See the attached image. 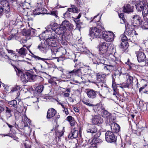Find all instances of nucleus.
Masks as SVG:
<instances>
[{
  "label": "nucleus",
  "instance_id": "38",
  "mask_svg": "<svg viewBox=\"0 0 148 148\" xmlns=\"http://www.w3.org/2000/svg\"><path fill=\"white\" fill-rule=\"evenodd\" d=\"M113 88V90H114V92L113 93V95L114 96V97H115L116 99H118V94L117 92V89H116V86H114L113 87H112Z\"/></svg>",
  "mask_w": 148,
  "mask_h": 148
},
{
  "label": "nucleus",
  "instance_id": "43",
  "mask_svg": "<svg viewBox=\"0 0 148 148\" xmlns=\"http://www.w3.org/2000/svg\"><path fill=\"white\" fill-rule=\"evenodd\" d=\"M21 88L20 86L16 85L11 88V92H14L18 91Z\"/></svg>",
  "mask_w": 148,
  "mask_h": 148
},
{
  "label": "nucleus",
  "instance_id": "15",
  "mask_svg": "<svg viewBox=\"0 0 148 148\" xmlns=\"http://www.w3.org/2000/svg\"><path fill=\"white\" fill-rule=\"evenodd\" d=\"M136 104L141 111L144 112L147 110V105L145 103L144 104L143 101L139 99H137Z\"/></svg>",
  "mask_w": 148,
  "mask_h": 148
},
{
  "label": "nucleus",
  "instance_id": "55",
  "mask_svg": "<svg viewBox=\"0 0 148 148\" xmlns=\"http://www.w3.org/2000/svg\"><path fill=\"white\" fill-rule=\"evenodd\" d=\"M82 73V76H84V74H86L88 73V69L86 68H84L83 69L82 71H81Z\"/></svg>",
  "mask_w": 148,
  "mask_h": 148
},
{
  "label": "nucleus",
  "instance_id": "16",
  "mask_svg": "<svg viewBox=\"0 0 148 148\" xmlns=\"http://www.w3.org/2000/svg\"><path fill=\"white\" fill-rule=\"evenodd\" d=\"M137 60L139 62H144L146 61V58L144 53L142 51H138L136 52Z\"/></svg>",
  "mask_w": 148,
  "mask_h": 148
},
{
  "label": "nucleus",
  "instance_id": "61",
  "mask_svg": "<svg viewBox=\"0 0 148 148\" xmlns=\"http://www.w3.org/2000/svg\"><path fill=\"white\" fill-rule=\"evenodd\" d=\"M67 120L70 122L72 121L74 119L73 118L72 116H68L67 118Z\"/></svg>",
  "mask_w": 148,
  "mask_h": 148
},
{
  "label": "nucleus",
  "instance_id": "20",
  "mask_svg": "<svg viewBox=\"0 0 148 148\" xmlns=\"http://www.w3.org/2000/svg\"><path fill=\"white\" fill-rule=\"evenodd\" d=\"M86 131L88 133L94 134L97 131L96 126L92 124H88L87 127Z\"/></svg>",
  "mask_w": 148,
  "mask_h": 148
},
{
  "label": "nucleus",
  "instance_id": "13",
  "mask_svg": "<svg viewBox=\"0 0 148 148\" xmlns=\"http://www.w3.org/2000/svg\"><path fill=\"white\" fill-rule=\"evenodd\" d=\"M0 6L4 9V12L8 13L10 10L9 4L6 0H3L0 2Z\"/></svg>",
  "mask_w": 148,
  "mask_h": 148
},
{
  "label": "nucleus",
  "instance_id": "18",
  "mask_svg": "<svg viewBox=\"0 0 148 148\" xmlns=\"http://www.w3.org/2000/svg\"><path fill=\"white\" fill-rule=\"evenodd\" d=\"M103 122L102 119L99 115H96L92 118V124L99 125L101 124Z\"/></svg>",
  "mask_w": 148,
  "mask_h": 148
},
{
  "label": "nucleus",
  "instance_id": "54",
  "mask_svg": "<svg viewBox=\"0 0 148 148\" xmlns=\"http://www.w3.org/2000/svg\"><path fill=\"white\" fill-rule=\"evenodd\" d=\"M38 98L35 97H32V99H31V100L34 103H36L37 104L38 103Z\"/></svg>",
  "mask_w": 148,
  "mask_h": 148
},
{
  "label": "nucleus",
  "instance_id": "12",
  "mask_svg": "<svg viewBox=\"0 0 148 148\" xmlns=\"http://www.w3.org/2000/svg\"><path fill=\"white\" fill-rule=\"evenodd\" d=\"M125 24L126 28L125 32L126 34L130 36H132L134 34H135L136 35L138 34L136 33V31L134 30L133 26L128 24L127 23H126Z\"/></svg>",
  "mask_w": 148,
  "mask_h": 148
},
{
  "label": "nucleus",
  "instance_id": "64",
  "mask_svg": "<svg viewBox=\"0 0 148 148\" xmlns=\"http://www.w3.org/2000/svg\"><path fill=\"white\" fill-rule=\"evenodd\" d=\"M30 76L29 77V79H31V80H34L35 78V77L36 76V75H32L30 73Z\"/></svg>",
  "mask_w": 148,
  "mask_h": 148
},
{
  "label": "nucleus",
  "instance_id": "28",
  "mask_svg": "<svg viewBox=\"0 0 148 148\" xmlns=\"http://www.w3.org/2000/svg\"><path fill=\"white\" fill-rule=\"evenodd\" d=\"M8 103L12 107L14 108L16 110H17L18 108H20L18 106V105H17V102L16 100L8 101Z\"/></svg>",
  "mask_w": 148,
  "mask_h": 148
},
{
  "label": "nucleus",
  "instance_id": "35",
  "mask_svg": "<svg viewBox=\"0 0 148 148\" xmlns=\"http://www.w3.org/2000/svg\"><path fill=\"white\" fill-rule=\"evenodd\" d=\"M48 45V44H47ZM49 46H51L52 47L51 48V51L52 54L53 56L55 55L56 53L58 51V50L57 49V48L56 47L57 46V44H56V45L54 46H52L51 45H50L48 44Z\"/></svg>",
  "mask_w": 148,
  "mask_h": 148
},
{
  "label": "nucleus",
  "instance_id": "29",
  "mask_svg": "<svg viewBox=\"0 0 148 148\" xmlns=\"http://www.w3.org/2000/svg\"><path fill=\"white\" fill-rule=\"evenodd\" d=\"M133 7L130 5L127 4L124 6L123 8V11L125 13H129L133 12Z\"/></svg>",
  "mask_w": 148,
  "mask_h": 148
},
{
  "label": "nucleus",
  "instance_id": "41",
  "mask_svg": "<svg viewBox=\"0 0 148 148\" xmlns=\"http://www.w3.org/2000/svg\"><path fill=\"white\" fill-rule=\"evenodd\" d=\"M44 87V86L42 85L38 86L36 87L35 90L37 92L40 93L43 91Z\"/></svg>",
  "mask_w": 148,
  "mask_h": 148
},
{
  "label": "nucleus",
  "instance_id": "5",
  "mask_svg": "<svg viewBox=\"0 0 148 148\" xmlns=\"http://www.w3.org/2000/svg\"><path fill=\"white\" fill-rule=\"evenodd\" d=\"M100 115L105 119L107 123L112 122L113 119L111 118V114L104 109H102L100 112Z\"/></svg>",
  "mask_w": 148,
  "mask_h": 148
},
{
  "label": "nucleus",
  "instance_id": "8",
  "mask_svg": "<svg viewBox=\"0 0 148 148\" xmlns=\"http://www.w3.org/2000/svg\"><path fill=\"white\" fill-rule=\"evenodd\" d=\"M101 35V31L96 27H92L90 29V36L92 38L99 37Z\"/></svg>",
  "mask_w": 148,
  "mask_h": 148
},
{
  "label": "nucleus",
  "instance_id": "31",
  "mask_svg": "<svg viewBox=\"0 0 148 148\" xmlns=\"http://www.w3.org/2000/svg\"><path fill=\"white\" fill-rule=\"evenodd\" d=\"M141 27L143 29H148V19L147 18L145 19L142 23Z\"/></svg>",
  "mask_w": 148,
  "mask_h": 148
},
{
  "label": "nucleus",
  "instance_id": "46",
  "mask_svg": "<svg viewBox=\"0 0 148 148\" xmlns=\"http://www.w3.org/2000/svg\"><path fill=\"white\" fill-rule=\"evenodd\" d=\"M70 12L68 10V11L63 14L64 18H70L71 16V14Z\"/></svg>",
  "mask_w": 148,
  "mask_h": 148
},
{
  "label": "nucleus",
  "instance_id": "44",
  "mask_svg": "<svg viewBox=\"0 0 148 148\" xmlns=\"http://www.w3.org/2000/svg\"><path fill=\"white\" fill-rule=\"evenodd\" d=\"M27 32L28 33V34L29 35H35L36 33V30L35 29H34L32 28H31L28 29L27 31Z\"/></svg>",
  "mask_w": 148,
  "mask_h": 148
},
{
  "label": "nucleus",
  "instance_id": "48",
  "mask_svg": "<svg viewBox=\"0 0 148 148\" xmlns=\"http://www.w3.org/2000/svg\"><path fill=\"white\" fill-rule=\"evenodd\" d=\"M38 64V66H40L41 68H39L38 69H36V67H34V69L35 70V71L36 72H38L40 71L43 70L44 69V67L42 66V64Z\"/></svg>",
  "mask_w": 148,
  "mask_h": 148
},
{
  "label": "nucleus",
  "instance_id": "57",
  "mask_svg": "<svg viewBox=\"0 0 148 148\" xmlns=\"http://www.w3.org/2000/svg\"><path fill=\"white\" fill-rule=\"evenodd\" d=\"M82 102L84 104L86 105H87L89 106H90V107L93 106H94V105L88 103L86 101H83Z\"/></svg>",
  "mask_w": 148,
  "mask_h": 148
},
{
  "label": "nucleus",
  "instance_id": "1",
  "mask_svg": "<svg viewBox=\"0 0 148 148\" xmlns=\"http://www.w3.org/2000/svg\"><path fill=\"white\" fill-rule=\"evenodd\" d=\"M46 29L45 31L43 32L48 35V38L46 40L47 44L50 45L54 46L56 45L57 35L56 33L58 35L64 34L66 31V29L62 26L58 25L56 23H53L50 24Z\"/></svg>",
  "mask_w": 148,
  "mask_h": 148
},
{
  "label": "nucleus",
  "instance_id": "33",
  "mask_svg": "<svg viewBox=\"0 0 148 148\" xmlns=\"http://www.w3.org/2000/svg\"><path fill=\"white\" fill-rule=\"evenodd\" d=\"M16 51L17 52L21 55H25L27 53L26 49L23 47H22L20 49H16Z\"/></svg>",
  "mask_w": 148,
  "mask_h": 148
},
{
  "label": "nucleus",
  "instance_id": "7",
  "mask_svg": "<svg viewBox=\"0 0 148 148\" xmlns=\"http://www.w3.org/2000/svg\"><path fill=\"white\" fill-rule=\"evenodd\" d=\"M100 134V133H98L94 136L91 143L89 144V147L87 148H96L97 144L102 142L101 139L98 138Z\"/></svg>",
  "mask_w": 148,
  "mask_h": 148
},
{
  "label": "nucleus",
  "instance_id": "58",
  "mask_svg": "<svg viewBox=\"0 0 148 148\" xmlns=\"http://www.w3.org/2000/svg\"><path fill=\"white\" fill-rule=\"evenodd\" d=\"M145 88H146V89L148 88V85L147 86V84H145L142 87H140L139 88V92H141L142 90L144 89Z\"/></svg>",
  "mask_w": 148,
  "mask_h": 148
},
{
  "label": "nucleus",
  "instance_id": "11",
  "mask_svg": "<svg viewBox=\"0 0 148 148\" xmlns=\"http://www.w3.org/2000/svg\"><path fill=\"white\" fill-rule=\"evenodd\" d=\"M103 58L105 59H107L106 62H107L108 60H109V65L112 67H114L116 66V65L117 64L116 62L117 58L114 56L112 54L109 55L108 57H106L104 58Z\"/></svg>",
  "mask_w": 148,
  "mask_h": 148
},
{
  "label": "nucleus",
  "instance_id": "49",
  "mask_svg": "<svg viewBox=\"0 0 148 148\" xmlns=\"http://www.w3.org/2000/svg\"><path fill=\"white\" fill-rule=\"evenodd\" d=\"M47 14H51L52 15L54 16L56 18H58V16L57 15V12L56 11H51V12L50 13H49Z\"/></svg>",
  "mask_w": 148,
  "mask_h": 148
},
{
  "label": "nucleus",
  "instance_id": "39",
  "mask_svg": "<svg viewBox=\"0 0 148 148\" xmlns=\"http://www.w3.org/2000/svg\"><path fill=\"white\" fill-rule=\"evenodd\" d=\"M22 24V22L21 21H20L18 23L16 24V22L15 21H10L9 23V25L11 27H14L15 26H18V24Z\"/></svg>",
  "mask_w": 148,
  "mask_h": 148
},
{
  "label": "nucleus",
  "instance_id": "23",
  "mask_svg": "<svg viewBox=\"0 0 148 148\" xmlns=\"http://www.w3.org/2000/svg\"><path fill=\"white\" fill-rule=\"evenodd\" d=\"M61 25V26L65 27L66 29V30L68 29L69 30L72 29L73 27V25L69 21L66 20L63 21Z\"/></svg>",
  "mask_w": 148,
  "mask_h": 148
},
{
  "label": "nucleus",
  "instance_id": "14",
  "mask_svg": "<svg viewBox=\"0 0 148 148\" xmlns=\"http://www.w3.org/2000/svg\"><path fill=\"white\" fill-rule=\"evenodd\" d=\"M121 40L122 41L120 47L124 50H126L128 46L127 44L128 43L127 38L125 34H122L121 36Z\"/></svg>",
  "mask_w": 148,
  "mask_h": 148
},
{
  "label": "nucleus",
  "instance_id": "53",
  "mask_svg": "<svg viewBox=\"0 0 148 148\" xmlns=\"http://www.w3.org/2000/svg\"><path fill=\"white\" fill-rule=\"evenodd\" d=\"M39 9L37 8L33 10V14L34 15H39L40 14V12L39 11Z\"/></svg>",
  "mask_w": 148,
  "mask_h": 148
},
{
  "label": "nucleus",
  "instance_id": "2",
  "mask_svg": "<svg viewBox=\"0 0 148 148\" xmlns=\"http://www.w3.org/2000/svg\"><path fill=\"white\" fill-rule=\"evenodd\" d=\"M98 47L99 54L104 57H108L115 52L114 46L111 43L104 42L100 43Z\"/></svg>",
  "mask_w": 148,
  "mask_h": 148
},
{
  "label": "nucleus",
  "instance_id": "56",
  "mask_svg": "<svg viewBox=\"0 0 148 148\" xmlns=\"http://www.w3.org/2000/svg\"><path fill=\"white\" fill-rule=\"evenodd\" d=\"M48 82L49 83L51 84L52 85H56L57 83L55 82L52 79H50L48 80Z\"/></svg>",
  "mask_w": 148,
  "mask_h": 148
},
{
  "label": "nucleus",
  "instance_id": "40",
  "mask_svg": "<svg viewBox=\"0 0 148 148\" xmlns=\"http://www.w3.org/2000/svg\"><path fill=\"white\" fill-rule=\"evenodd\" d=\"M97 27L98 29H99L101 31L102 29H104L103 25V24L100 21H97L96 23Z\"/></svg>",
  "mask_w": 148,
  "mask_h": 148
},
{
  "label": "nucleus",
  "instance_id": "9",
  "mask_svg": "<svg viewBox=\"0 0 148 148\" xmlns=\"http://www.w3.org/2000/svg\"><path fill=\"white\" fill-rule=\"evenodd\" d=\"M133 77L129 75H128L127 76V79L125 83H123L121 87L123 88H129L130 87H132L133 86Z\"/></svg>",
  "mask_w": 148,
  "mask_h": 148
},
{
  "label": "nucleus",
  "instance_id": "30",
  "mask_svg": "<svg viewBox=\"0 0 148 148\" xmlns=\"http://www.w3.org/2000/svg\"><path fill=\"white\" fill-rule=\"evenodd\" d=\"M6 50L8 53L10 54L9 56L12 57L13 59H15V60H18V59H17L18 58L17 56L16 55L14 51L8 49H6Z\"/></svg>",
  "mask_w": 148,
  "mask_h": 148
},
{
  "label": "nucleus",
  "instance_id": "19",
  "mask_svg": "<svg viewBox=\"0 0 148 148\" xmlns=\"http://www.w3.org/2000/svg\"><path fill=\"white\" fill-rule=\"evenodd\" d=\"M68 74L70 76V77H71V76H73L74 75L81 77L82 76V73L80 69H74L72 71L69 72Z\"/></svg>",
  "mask_w": 148,
  "mask_h": 148
},
{
  "label": "nucleus",
  "instance_id": "52",
  "mask_svg": "<svg viewBox=\"0 0 148 148\" xmlns=\"http://www.w3.org/2000/svg\"><path fill=\"white\" fill-rule=\"evenodd\" d=\"M124 14L123 13H121L119 14V18H121L123 21V22L125 24L127 22H126V20L125 19V18L124 15Z\"/></svg>",
  "mask_w": 148,
  "mask_h": 148
},
{
  "label": "nucleus",
  "instance_id": "47",
  "mask_svg": "<svg viewBox=\"0 0 148 148\" xmlns=\"http://www.w3.org/2000/svg\"><path fill=\"white\" fill-rule=\"evenodd\" d=\"M116 75L115 74H114L113 75H112V87H113L114 86H116V84L115 82V78H116Z\"/></svg>",
  "mask_w": 148,
  "mask_h": 148
},
{
  "label": "nucleus",
  "instance_id": "25",
  "mask_svg": "<svg viewBox=\"0 0 148 148\" xmlns=\"http://www.w3.org/2000/svg\"><path fill=\"white\" fill-rule=\"evenodd\" d=\"M79 132L76 130H72L68 136L69 138L72 139L77 138L78 136Z\"/></svg>",
  "mask_w": 148,
  "mask_h": 148
},
{
  "label": "nucleus",
  "instance_id": "32",
  "mask_svg": "<svg viewBox=\"0 0 148 148\" xmlns=\"http://www.w3.org/2000/svg\"><path fill=\"white\" fill-rule=\"evenodd\" d=\"M142 11L143 16H146L148 14V4L145 5L143 8Z\"/></svg>",
  "mask_w": 148,
  "mask_h": 148
},
{
  "label": "nucleus",
  "instance_id": "4",
  "mask_svg": "<svg viewBox=\"0 0 148 148\" xmlns=\"http://www.w3.org/2000/svg\"><path fill=\"white\" fill-rule=\"evenodd\" d=\"M86 94L88 97L92 99H95L98 94L100 97L103 99L102 98H105V97H103L102 95L100 93L99 91H95L92 89H88L86 92Z\"/></svg>",
  "mask_w": 148,
  "mask_h": 148
},
{
  "label": "nucleus",
  "instance_id": "27",
  "mask_svg": "<svg viewBox=\"0 0 148 148\" xmlns=\"http://www.w3.org/2000/svg\"><path fill=\"white\" fill-rule=\"evenodd\" d=\"M145 6L143 2L142 1H138L135 5L137 11L138 12H141L142 9Z\"/></svg>",
  "mask_w": 148,
  "mask_h": 148
},
{
  "label": "nucleus",
  "instance_id": "37",
  "mask_svg": "<svg viewBox=\"0 0 148 148\" xmlns=\"http://www.w3.org/2000/svg\"><path fill=\"white\" fill-rule=\"evenodd\" d=\"M33 57L35 59H36V60H41L44 61L46 63H47V62L46 61L50 60L48 58H42L39 56L34 55H33Z\"/></svg>",
  "mask_w": 148,
  "mask_h": 148
},
{
  "label": "nucleus",
  "instance_id": "24",
  "mask_svg": "<svg viewBox=\"0 0 148 148\" xmlns=\"http://www.w3.org/2000/svg\"><path fill=\"white\" fill-rule=\"evenodd\" d=\"M106 75L102 74L97 75V82L99 83H103L105 82V78Z\"/></svg>",
  "mask_w": 148,
  "mask_h": 148
},
{
  "label": "nucleus",
  "instance_id": "60",
  "mask_svg": "<svg viewBox=\"0 0 148 148\" xmlns=\"http://www.w3.org/2000/svg\"><path fill=\"white\" fill-rule=\"evenodd\" d=\"M64 133V131H62V132H58V133L57 134V135L58 138H59L60 137L62 136L63 135Z\"/></svg>",
  "mask_w": 148,
  "mask_h": 148
},
{
  "label": "nucleus",
  "instance_id": "22",
  "mask_svg": "<svg viewBox=\"0 0 148 148\" xmlns=\"http://www.w3.org/2000/svg\"><path fill=\"white\" fill-rule=\"evenodd\" d=\"M30 73L28 72L22 74L21 77V81L23 83L28 82L29 80V77H30Z\"/></svg>",
  "mask_w": 148,
  "mask_h": 148
},
{
  "label": "nucleus",
  "instance_id": "59",
  "mask_svg": "<svg viewBox=\"0 0 148 148\" xmlns=\"http://www.w3.org/2000/svg\"><path fill=\"white\" fill-rule=\"evenodd\" d=\"M133 132L134 134H136L137 136H139L140 135V132L138 130H133Z\"/></svg>",
  "mask_w": 148,
  "mask_h": 148
},
{
  "label": "nucleus",
  "instance_id": "45",
  "mask_svg": "<svg viewBox=\"0 0 148 148\" xmlns=\"http://www.w3.org/2000/svg\"><path fill=\"white\" fill-rule=\"evenodd\" d=\"M25 121L24 122V125L25 126H27L28 125H30V120L26 116L25 117Z\"/></svg>",
  "mask_w": 148,
  "mask_h": 148
},
{
  "label": "nucleus",
  "instance_id": "21",
  "mask_svg": "<svg viewBox=\"0 0 148 148\" xmlns=\"http://www.w3.org/2000/svg\"><path fill=\"white\" fill-rule=\"evenodd\" d=\"M140 18L138 15H135L133 16L132 18V22L133 26H136L140 24Z\"/></svg>",
  "mask_w": 148,
  "mask_h": 148
},
{
  "label": "nucleus",
  "instance_id": "62",
  "mask_svg": "<svg viewBox=\"0 0 148 148\" xmlns=\"http://www.w3.org/2000/svg\"><path fill=\"white\" fill-rule=\"evenodd\" d=\"M75 121L74 119L70 122V125L71 127H73L75 124Z\"/></svg>",
  "mask_w": 148,
  "mask_h": 148
},
{
  "label": "nucleus",
  "instance_id": "50",
  "mask_svg": "<svg viewBox=\"0 0 148 148\" xmlns=\"http://www.w3.org/2000/svg\"><path fill=\"white\" fill-rule=\"evenodd\" d=\"M74 21L77 27L79 28V30L80 31L79 28L81 27L80 25L82 23L80 22V20L78 19H77V20L75 19Z\"/></svg>",
  "mask_w": 148,
  "mask_h": 148
},
{
  "label": "nucleus",
  "instance_id": "10",
  "mask_svg": "<svg viewBox=\"0 0 148 148\" xmlns=\"http://www.w3.org/2000/svg\"><path fill=\"white\" fill-rule=\"evenodd\" d=\"M105 139L108 142L111 143L115 142L116 137L112 132L108 131L106 133Z\"/></svg>",
  "mask_w": 148,
  "mask_h": 148
},
{
  "label": "nucleus",
  "instance_id": "34",
  "mask_svg": "<svg viewBox=\"0 0 148 148\" xmlns=\"http://www.w3.org/2000/svg\"><path fill=\"white\" fill-rule=\"evenodd\" d=\"M4 109L5 110L6 115L7 118H10L12 116L11 109L7 107H5Z\"/></svg>",
  "mask_w": 148,
  "mask_h": 148
},
{
  "label": "nucleus",
  "instance_id": "63",
  "mask_svg": "<svg viewBox=\"0 0 148 148\" xmlns=\"http://www.w3.org/2000/svg\"><path fill=\"white\" fill-rule=\"evenodd\" d=\"M63 112H65V114L66 115H68L69 114V112L68 111L67 108L66 107L64 108H63Z\"/></svg>",
  "mask_w": 148,
  "mask_h": 148
},
{
  "label": "nucleus",
  "instance_id": "51",
  "mask_svg": "<svg viewBox=\"0 0 148 148\" xmlns=\"http://www.w3.org/2000/svg\"><path fill=\"white\" fill-rule=\"evenodd\" d=\"M38 48L41 51L45 52L46 50V48L44 45L41 46L38 45Z\"/></svg>",
  "mask_w": 148,
  "mask_h": 148
},
{
  "label": "nucleus",
  "instance_id": "36",
  "mask_svg": "<svg viewBox=\"0 0 148 148\" xmlns=\"http://www.w3.org/2000/svg\"><path fill=\"white\" fill-rule=\"evenodd\" d=\"M68 10L71 12L78 13V12L79 10L74 5H71V8H69Z\"/></svg>",
  "mask_w": 148,
  "mask_h": 148
},
{
  "label": "nucleus",
  "instance_id": "17",
  "mask_svg": "<svg viewBox=\"0 0 148 148\" xmlns=\"http://www.w3.org/2000/svg\"><path fill=\"white\" fill-rule=\"evenodd\" d=\"M110 126L111 130L112 132L117 133L119 132L120 130V128L119 125L116 123L114 122L113 119L112 122L108 123Z\"/></svg>",
  "mask_w": 148,
  "mask_h": 148
},
{
  "label": "nucleus",
  "instance_id": "6",
  "mask_svg": "<svg viewBox=\"0 0 148 148\" xmlns=\"http://www.w3.org/2000/svg\"><path fill=\"white\" fill-rule=\"evenodd\" d=\"M102 35L103 39L106 41L111 42L114 39V34L110 31L103 32Z\"/></svg>",
  "mask_w": 148,
  "mask_h": 148
},
{
  "label": "nucleus",
  "instance_id": "42",
  "mask_svg": "<svg viewBox=\"0 0 148 148\" xmlns=\"http://www.w3.org/2000/svg\"><path fill=\"white\" fill-rule=\"evenodd\" d=\"M90 77V74H84V76L81 77V79L82 80L87 81V80H89V79Z\"/></svg>",
  "mask_w": 148,
  "mask_h": 148
},
{
  "label": "nucleus",
  "instance_id": "3",
  "mask_svg": "<svg viewBox=\"0 0 148 148\" xmlns=\"http://www.w3.org/2000/svg\"><path fill=\"white\" fill-rule=\"evenodd\" d=\"M106 60L103 58H99L97 59L96 62H94L95 64H99L101 63L103 64V69L105 72L107 73H109L110 72V70L111 69V67H112L109 64H108V62H106L107 59L106 58Z\"/></svg>",
  "mask_w": 148,
  "mask_h": 148
},
{
  "label": "nucleus",
  "instance_id": "26",
  "mask_svg": "<svg viewBox=\"0 0 148 148\" xmlns=\"http://www.w3.org/2000/svg\"><path fill=\"white\" fill-rule=\"evenodd\" d=\"M56 113V111L53 108L49 109L48 111L47 115V118L50 119L53 117Z\"/></svg>",
  "mask_w": 148,
  "mask_h": 148
}]
</instances>
